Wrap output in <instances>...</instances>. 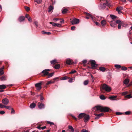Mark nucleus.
<instances>
[{"label": "nucleus", "instance_id": "f257e3e1", "mask_svg": "<svg viewBox=\"0 0 132 132\" xmlns=\"http://www.w3.org/2000/svg\"><path fill=\"white\" fill-rule=\"evenodd\" d=\"M93 111L98 112L100 111L102 112H108L109 111H112V110L107 107H103L100 106H95L93 109Z\"/></svg>", "mask_w": 132, "mask_h": 132}, {"label": "nucleus", "instance_id": "f03ea898", "mask_svg": "<svg viewBox=\"0 0 132 132\" xmlns=\"http://www.w3.org/2000/svg\"><path fill=\"white\" fill-rule=\"evenodd\" d=\"M111 88L105 84H103L102 86L101 90L102 92L104 93L105 91L107 92H109L111 91Z\"/></svg>", "mask_w": 132, "mask_h": 132}, {"label": "nucleus", "instance_id": "7ed1b4c3", "mask_svg": "<svg viewBox=\"0 0 132 132\" xmlns=\"http://www.w3.org/2000/svg\"><path fill=\"white\" fill-rule=\"evenodd\" d=\"M89 62L91 64L92 69H95L98 66L97 64H96V62L94 60H90L89 61Z\"/></svg>", "mask_w": 132, "mask_h": 132}, {"label": "nucleus", "instance_id": "20e7f679", "mask_svg": "<svg viewBox=\"0 0 132 132\" xmlns=\"http://www.w3.org/2000/svg\"><path fill=\"white\" fill-rule=\"evenodd\" d=\"M106 3H103V4L102 5L101 7L104 9L106 6H111V5L110 2V0H106Z\"/></svg>", "mask_w": 132, "mask_h": 132}, {"label": "nucleus", "instance_id": "39448f33", "mask_svg": "<svg viewBox=\"0 0 132 132\" xmlns=\"http://www.w3.org/2000/svg\"><path fill=\"white\" fill-rule=\"evenodd\" d=\"M85 14L86 16L85 18L86 19H88L90 18H91L93 21H94L95 18L93 17L92 15L87 12H85Z\"/></svg>", "mask_w": 132, "mask_h": 132}, {"label": "nucleus", "instance_id": "423d86ee", "mask_svg": "<svg viewBox=\"0 0 132 132\" xmlns=\"http://www.w3.org/2000/svg\"><path fill=\"white\" fill-rule=\"evenodd\" d=\"M43 83V82L41 81L40 82L36 84H35V86L37 90H39L42 88L41 85Z\"/></svg>", "mask_w": 132, "mask_h": 132}, {"label": "nucleus", "instance_id": "0eeeda50", "mask_svg": "<svg viewBox=\"0 0 132 132\" xmlns=\"http://www.w3.org/2000/svg\"><path fill=\"white\" fill-rule=\"evenodd\" d=\"M79 22V19L76 18H74L71 21L72 24L73 25L75 24H77Z\"/></svg>", "mask_w": 132, "mask_h": 132}, {"label": "nucleus", "instance_id": "6e6552de", "mask_svg": "<svg viewBox=\"0 0 132 132\" xmlns=\"http://www.w3.org/2000/svg\"><path fill=\"white\" fill-rule=\"evenodd\" d=\"M49 73V72L45 70H43L40 73V74L42 75V74H43L42 75V76H45L47 75H48V74Z\"/></svg>", "mask_w": 132, "mask_h": 132}, {"label": "nucleus", "instance_id": "1a4fd4ad", "mask_svg": "<svg viewBox=\"0 0 132 132\" xmlns=\"http://www.w3.org/2000/svg\"><path fill=\"white\" fill-rule=\"evenodd\" d=\"M2 102L5 105H7L9 104V101L8 99L7 98H5L2 100Z\"/></svg>", "mask_w": 132, "mask_h": 132}, {"label": "nucleus", "instance_id": "9d476101", "mask_svg": "<svg viewBox=\"0 0 132 132\" xmlns=\"http://www.w3.org/2000/svg\"><path fill=\"white\" fill-rule=\"evenodd\" d=\"M38 107L39 109H41L45 108V105L44 104L40 102L38 103Z\"/></svg>", "mask_w": 132, "mask_h": 132}, {"label": "nucleus", "instance_id": "9b49d317", "mask_svg": "<svg viewBox=\"0 0 132 132\" xmlns=\"http://www.w3.org/2000/svg\"><path fill=\"white\" fill-rule=\"evenodd\" d=\"M89 116L88 115H87L85 114L84 117V122H86L88 121L89 119Z\"/></svg>", "mask_w": 132, "mask_h": 132}, {"label": "nucleus", "instance_id": "f8f14e48", "mask_svg": "<svg viewBox=\"0 0 132 132\" xmlns=\"http://www.w3.org/2000/svg\"><path fill=\"white\" fill-rule=\"evenodd\" d=\"M94 114L95 116H96L95 118V119L96 120L98 119L101 117L103 116L104 115L103 113H101L98 114Z\"/></svg>", "mask_w": 132, "mask_h": 132}, {"label": "nucleus", "instance_id": "ddd939ff", "mask_svg": "<svg viewBox=\"0 0 132 132\" xmlns=\"http://www.w3.org/2000/svg\"><path fill=\"white\" fill-rule=\"evenodd\" d=\"M73 60L70 59H67L66 61V64L69 65H71L73 63Z\"/></svg>", "mask_w": 132, "mask_h": 132}, {"label": "nucleus", "instance_id": "4468645a", "mask_svg": "<svg viewBox=\"0 0 132 132\" xmlns=\"http://www.w3.org/2000/svg\"><path fill=\"white\" fill-rule=\"evenodd\" d=\"M25 18L23 16H21L19 17L18 18V20L19 22H21L24 21V20Z\"/></svg>", "mask_w": 132, "mask_h": 132}, {"label": "nucleus", "instance_id": "2eb2a0df", "mask_svg": "<svg viewBox=\"0 0 132 132\" xmlns=\"http://www.w3.org/2000/svg\"><path fill=\"white\" fill-rule=\"evenodd\" d=\"M85 115V113H82L79 114L78 116L79 119H80L83 118H84Z\"/></svg>", "mask_w": 132, "mask_h": 132}, {"label": "nucleus", "instance_id": "dca6fc26", "mask_svg": "<svg viewBox=\"0 0 132 132\" xmlns=\"http://www.w3.org/2000/svg\"><path fill=\"white\" fill-rule=\"evenodd\" d=\"M25 17L27 18L28 20L30 21V22H31L32 21V19L30 17L29 15L28 14H26L25 15Z\"/></svg>", "mask_w": 132, "mask_h": 132}, {"label": "nucleus", "instance_id": "f3484780", "mask_svg": "<svg viewBox=\"0 0 132 132\" xmlns=\"http://www.w3.org/2000/svg\"><path fill=\"white\" fill-rule=\"evenodd\" d=\"M7 80V78L5 76H2L0 77V80L2 81L6 80Z\"/></svg>", "mask_w": 132, "mask_h": 132}, {"label": "nucleus", "instance_id": "a211bd4d", "mask_svg": "<svg viewBox=\"0 0 132 132\" xmlns=\"http://www.w3.org/2000/svg\"><path fill=\"white\" fill-rule=\"evenodd\" d=\"M68 10L65 8H64L62 10V13L63 14H65L67 13Z\"/></svg>", "mask_w": 132, "mask_h": 132}, {"label": "nucleus", "instance_id": "6ab92c4d", "mask_svg": "<svg viewBox=\"0 0 132 132\" xmlns=\"http://www.w3.org/2000/svg\"><path fill=\"white\" fill-rule=\"evenodd\" d=\"M99 70L101 71L104 72L105 71L106 69L105 68L103 67H100L99 68Z\"/></svg>", "mask_w": 132, "mask_h": 132}, {"label": "nucleus", "instance_id": "aec40b11", "mask_svg": "<svg viewBox=\"0 0 132 132\" xmlns=\"http://www.w3.org/2000/svg\"><path fill=\"white\" fill-rule=\"evenodd\" d=\"M54 82H55V81H53L52 80H51L50 81H47L46 84V85H47L53 83Z\"/></svg>", "mask_w": 132, "mask_h": 132}, {"label": "nucleus", "instance_id": "412c9836", "mask_svg": "<svg viewBox=\"0 0 132 132\" xmlns=\"http://www.w3.org/2000/svg\"><path fill=\"white\" fill-rule=\"evenodd\" d=\"M3 67L0 68V76L2 75L4 73V72H3Z\"/></svg>", "mask_w": 132, "mask_h": 132}, {"label": "nucleus", "instance_id": "4be33fe9", "mask_svg": "<svg viewBox=\"0 0 132 132\" xmlns=\"http://www.w3.org/2000/svg\"><path fill=\"white\" fill-rule=\"evenodd\" d=\"M36 106V104L34 103H31L30 105V108L33 109L35 108Z\"/></svg>", "mask_w": 132, "mask_h": 132}, {"label": "nucleus", "instance_id": "5701e85b", "mask_svg": "<svg viewBox=\"0 0 132 132\" xmlns=\"http://www.w3.org/2000/svg\"><path fill=\"white\" fill-rule=\"evenodd\" d=\"M5 85H0V89H5L6 87V86Z\"/></svg>", "mask_w": 132, "mask_h": 132}, {"label": "nucleus", "instance_id": "b1692460", "mask_svg": "<svg viewBox=\"0 0 132 132\" xmlns=\"http://www.w3.org/2000/svg\"><path fill=\"white\" fill-rule=\"evenodd\" d=\"M102 25V26H104L106 24V22L105 20H102L101 22Z\"/></svg>", "mask_w": 132, "mask_h": 132}, {"label": "nucleus", "instance_id": "393cba45", "mask_svg": "<svg viewBox=\"0 0 132 132\" xmlns=\"http://www.w3.org/2000/svg\"><path fill=\"white\" fill-rule=\"evenodd\" d=\"M42 33L43 34H47L48 35H49L51 34V33L50 32H45L44 31H42Z\"/></svg>", "mask_w": 132, "mask_h": 132}, {"label": "nucleus", "instance_id": "a878e982", "mask_svg": "<svg viewBox=\"0 0 132 132\" xmlns=\"http://www.w3.org/2000/svg\"><path fill=\"white\" fill-rule=\"evenodd\" d=\"M36 128L39 129H42V130H43L46 128V126H45L43 127H40V126H39L37 127Z\"/></svg>", "mask_w": 132, "mask_h": 132}, {"label": "nucleus", "instance_id": "bb28decb", "mask_svg": "<svg viewBox=\"0 0 132 132\" xmlns=\"http://www.w3.org/2000/svg\"><path fill=\"white\" fill-rule=\"evenodd\" d=\"M69 129H70L72 132H74V129L73 127L71 126H69L68 127Z\"/></svg>", "mask_w": 132, "mask_h": 132}, {"label": "nucleus", "instance_id": "cd10ccee", "mask_svg": "<svg viewBox=\"0 0 132 132\" xmlns=\"http://www.w3.org/2000/svg\"><path fill=\"white\" fill-rule=\"evenodd\" d=\"M54 72L51 73L49 74H48L47 75L48 76H47V78H49L50 77H52V76H53L54 75Z\"/></svg>", "mask_w": 132, "mask_h": 132}, {"label": "nucleus", "instance_id": "c85d7f7f", "mask_svg": "<svg viewBox=\"0 0 132 132\" xmlns=\"http://www.w3.org/2000/svg\"><path fill=\"white\" fill-rule=\"evenodd\" d=\"M60 65L59 64H57L55 65L54 66V68L56 69H58L60 68Z\"/></svg>", "mask_w": 132, "mask_h": 132}, {"label": "nucleus", "instance_id": "c756f323", "mask_svg": "<svg viewBox=\"0 0 132 132\" xmlns=\"http://www.w3.org/2000/svg\"><path fill=\"white\" fill-rule=\"evenodd\" d=\"M123 9V7L121 6L117 7L116 9V11H121Z\"/></svg>", "mask_w": 132, "mask_h": 132}, {"label": "nucleus", "instance_id": "7c9ffc66", "mask_svg": "<svg viewBox=\"0 0 132 132\" xmlns=\"http://www.w3.org/2000/svg\"><path fill=\"white\" fill-rule=\"evenodd\" d=\"M56 60H54L51 61L50 62L51 64H54L57 63Z\"/></svg>", "mask_w": 132, "mask_h": 132}, {"label": "nucleus", "instance_id": "2f4dec72", "mask_svg": "<svg viewBox=\"0 0 132 132\" xmlns=\"http://www.w3.org/2000/svg\"><path fill=\"white\" fill-rule=\"evenodd\" d=\"M53 9V6H52L51 5L48 8V12H50L51 10Z\"/></svg>", "mask_w": 132, "mask_h": 132}, {"label": "nucleus", "instance_id": "473e14b6", "mask_svg": "<svg viewBox=\"0 0 132 132\" xmlns=\"http://www.w3.org/2000/svg\"><path fill=\"white\" fill-rule=\"evenodd\" d=\"M42 94H43L42 93L40 94V100L41 102H42V101H43L44 99V97L42 96Z\"/></svg>", "mask_w": 132, "mask_h": 132}, {"label": "nucleus", "instance_id": "72a5a7b5", "mask_svg": "<svg viewBox=\"0 0 132 132\" xmlns=\"http://www.w3.org/2000/svg\"><path fill=\"white\" fill-rule=\"evenodd\" d=\"M129 80L126 79L125 80L124 83L125 84H127L129 82Z\"/></svg>", "mask_w": 132, "mask_h": 132}, {"label": "nucleus", "instance_id": "f704fd0d", "mask_svg": "<svg viewBox=\"0 0 132 132\" xmlns=\"http://www.w3.org/2000/svg\"><path fill=\"white\" fill-rule=\"evenodd\" d=\"M110 17L113 19H114L117 18V16L113 15H110Z\"/></svg>", "mask_w": 132, "mask_h": 132}, {"label": "nucleus", "instance_id": "c9c22d12", "mask_svg": "<svg viewBox=\"0 0 132 132\" xmlns=\"http://www.w3.org/2000/svg\"><path fill=\"white\" fill-rule=\"evenodd\" d=\"M68 77L67 76H65L64 77H62L61 78V80H65L68 79Z\"/></svg>", "mask_w": 132, "mask_h": 132}, {"label": "nucleus", "instance_id": "e433bc0d", "mask_svg": "<svg viewBox=\"0 0 132 132\" xmlns=\"http://www.w3.org/2000/svg\"><path fill=\"white\" fill-rule=\"evenodd\" d=\"M97 17V16H96ZM103 18L102 17H100V16H97V18H96L97 19V20L98 21H100V20H101Z\"/></svg>", "mask_w": 132, "mask_h": 132}, {"label": "nucleus", "instance_id": "4c0bfd02", "mask_svg": "<svg viewBox=\"0 0 132 132\" xmlns=\"http://www.w3.org/2000/svg\"><path fill=\"white\" fill-rule=\"evenodd\" d=\"M131 97H132V96L130 94L127 95L125 96V98H130Z\"/></svg>", "mask_w": 132, "mask_h": 132}, {"label": "nucleus", "instance_id": "58836bf2", "mask_svg": "<svg viewBox=\"0 0 132 132\" xmlns=\"http://www.w3.org/2000/svg\"><path fill=\"white\" fill-rule=\"evenodd\" d=\"M100 98L102 100H104L106 99V98L105 96L103 95H101L100 96Z\"/></svg>", "mask_w": 132, "mask_h": 132}, {"label": "nucleus", "instance_id": "ea45409f", "mask_svg": "<svg viewBox=\"0 0 132 132\" xmlns=\"http://www.w3.org/2000/svg\"><path fill=\"white\" fill-rule=\"evenodd\" d=\"M116 97L114 96H111L109 97V98L111 100H114Z\"/></svg>", "mask_w": 132, "mask_h": 132}, {"label": "nucleus", "instance_id": "a19ab883", "mask_svg": "<svg viewBox=\"0 0 132 132\" xmlns=\"http://www.w3.org/2000/svg\"><path fill=\"white\" fill-rule=\"evenodd\" d=\"M24 8L26 11H29L30 9V8L29 7L27 6H25L24 7Z\"/></svg>", "mask_w": 132, "mask_h": 132}, {"label": "nucleus", "instance_id": "79ce46f5", "mask_svg": "<svg viewBox=\"0 0 132 132\" xmlns=\"http://www.w3.org/2000/svg\"><path fill=\"white\" fill-rule=\"evenodd\" d=\"M61 20V19L59 18H54L53 19V20L55 22H56L57 21L59 20Z\"/></svg>", "mask_w": 132, "mask_h": 132}, {"label": "nucleus", "instance_id": "37998d69", "mask_svg": "<svg viewBox=\"0 0 132 132\" xmlns=\"http://www.w3.org/2000/svg\"><path fill=\"white\" fill-rule=\"evenodd\" d=\"M89 81L88 80H87L84 81V84L85 85H87Z\"/></svg>", "mask_w": 132, "mask_h": 132}, {"label": "nucleus", "instance_id": "c03bdc74", "mask_svg": "<svg viewBox=\"0 0 132 132\" xmlns=\"http://www.w3.org/2000/svg\"><path fill=\"white\" fill-rule=\"evenodd\" d=\"M50 23L52 24V25L54 27H55V26L56 25V23H55L53 22H50Z\"/></svg>", "mask_w": 132, "mask_h": 132}, {"label": "nucleus", "instance_id": "a18cd8bd", "mask_svg": "<svg viewBox=\"0 0 132 132\" xmlns=\"http://www.w3.org/2000/svg\"><path fill=\"white\" fill-rule=\"evenodd\" d=\"M131 113V112L129 111H127L125 112V114L126 115H129Z\"/></svg>", "mask_w": 132, "mask_h": 132}, {"label": "nucleus", "instance_id": "49530a36", "mask_svg": "<svg viewBox=\"0 0 132 132\" xmlns=\"http://www.w3.org/2000/svg\"><path fill=\"white\" fill-rule=\"evenodd\" d=\"M115 67L117 68H120L121 67V66L120 65L118 64H116L115 65Z\"/></svg>", "mask_w": 132, "mask_h": 132}, {"label": "nucleus", "instance_id": "de8ad7c7", "mask_svg": "<svg viewBox=\"0 0 132 132\" xmlns=\"http://www.w3.org/2000/svg\"><path fill=\"white\" fill-rule=\"evenodd\" d=\"M59 77H57L56 78H55L53 79V81H55V82L56 81H57L59 80Z\"/></svg>", "mask_w": 132, "mask_h": 132}, {"label": "nucleus", "instance_id": "09e8293b", "mask_svg": "<svg viewBox=\"0 0 132 132\" xmlns=\"http://www.w3.org/2000/svg\"><path fill=\"white\" fill-rule=\"evenodd\" d=\"M35 1L37 3H40L42 2V0H35Z\"/></svg>", "mask_w": 132, "mask_h": 132}, {"label": "nucleus", "instance_id": "8fccbe9b", "mask_svg": "<svg viewBox=\"0 0 132 132\" xmlns=\"http://www.w3.org/2000/svg\"><path fill=\"white\" fill-rule=\"evenodd\" d=\"M47 123L50 124V126L52 125H54V123L53 122L49 121H47Z\"/></svg>", "mask_w": 132, "mask_h": 132}, {"label": "nucleus", "instance_id": "3c124183", "mask_svg": "<svg viewBox=\"0 0 132 132\" xmlns=\"http://www.w3.org/2000/svg\"><path fill=\"white\" fill-rule=\"evenodd\" d=\"M5 108L7 109H9V110H10L11 109V108H12L10 106H6Z\"/></svg>", "mask_w": 132, "mask_h": 132}, {"label": "nucleus", "instance_id": "603ef678", "mask_svg": "<svg viewBox=\"0 0 132 132\" xmlns=\"http://www.w3.org/2000/svg\"><path fill=\"white\" fill-rule=\"evenodd\" d=\"M122 21L120 20H117L116 21V23L118 24H120Z\"/></svg>", "mask_w": 132, "mask_h": 132}, {"label": "nucleus", "instance_id": "864d4df0", "mask_svg": "<svg viewBox=\"0 0 132 132\" xmlns=\"http://www.w3.org/2000/svg\"><path fill=\"white\" fill-rule=\"evenodd\" d=\"M11 109L12 110V111L11 112V113L13 114H14L15 113V110L13 109V108H12Z\"/></svg>", "mask_w": 132, "mask_h": 132}, {"label": "nucleus", "instance_id": "5fc2aeb1", "mask_svg": "<svg viewBox=\"0 0 132 132\" xmlns=\"http://www.w3.org/2000/svg\"><path fill=\"white\" fill-rule=\"evenodd\" d=\"M123 114V113H122L119 112H117L116 113V114L117 115H121L122 114Z\"/></svg>", "mask_w": 132, "mask_h": 132}, {"label": "nucleus", "instance_id": "6e6d98bb", "mask_svg": "<svg viewBox=\"0 0 132 132\" xmlns=\"http://www.w3.org/2000/svg\"><path fill=\"white\" fill-rule=\"evenodd\" d=\"M121 68V69L123 70H126L127 69V68L125 67H122Z\"/></svg>", "mask_w": 132, "mask_h": 132}, {"label": "nucleus", "instance_id": "4d7b16f0", "mask_svg": "<svg viewBox=\"0 0 132 132\" xmlns=\"http://www.w3.org/2000/svg\"><path fill=\"white\" fill-rule=\"evenodd\" d=\"M128 92L127 91L125 92H123L122 93V94L123 95H127V94H128Z\"/></svg>", "mask_w": 132, "mask_h": 132}, {"label": "nucleus", "instance_id": "13d9d810", "mask_svg": "<svg viewBox=\"0 0 132 132\" xmlns=\"http://www.w3.org/2000/svg\"><path fill=\"white\" fill-rule=\"evenodd\" d=\"M76 71L75 70H72L69 73V74L73 73L76 72Z\"/></svg>", "mask_w": 132, "mask_h": 132}, {"label": "nucleus", "instance_id": "bf43d9fd", "mask_svg": "<svg viewBox=\"0 0 132 132\" xmlns=\"http://www.w3.org/2000/svg\"><path fill=\"white\" fill-rule=\"evenodd\" d=\"M61 26V24H60L58 23H56V25L55 26H57V27H60Z\"/></svg>", "mask_w": 132, "mask_h": 132}, {"label": "nucleus", "instance_id": "052dcab7", "mask_svg": "<svg viewBox=\"0 0 132 132\" xmlns=\"http://www.w3.org/2000/svg\"><path fill=\"white\" fill-rule=\"evenodd\" d=\"M6 105H2L1 104H0V107H1V108H3L4 107L5 108V107Z\"/></svg>", "mask_w": 132, "mask_h": 132}, {"label": "nucleus", "instance_id": "680f3d73", "mask_svg": "<svg viewBox=\"0 0 132 132\" xmlns=\"http://www.w3.org/2000/svg\"><path fill=\"white\" fill-rule=\"evenodd\" d=\"M71 116L72 117L73 119H74L76 121L77 120V119L76 117H75L73 115H71Z\"/></svg>", "mask_w": 132, "mask_h": 132}, {"label": "nucleus", "instance_id": "e2e57ef3", "mask_svg": "<svg viewBox=\"0 0 132 132\" xmlns=\"http://www.w3.org/2000/svg\"><path fill=\"white\" fill-rule=\"evenodd\" d=\"M116 24H114L113 23H112L111 24V27H115Z\"/></svg>", "mask_w": 132, "mask_h": 132}, {"label": "nucleus", "instance_id": "0e129e2a", "mask_svg": "<svg viewBox=\"0 0 132 132\" xmlns=\"http://www.w3.org/2000/svg\"><path fill=\"white\" fill-rule=\"evenodd\" d=\"M81 132H88V130H86L85 129H83L81 130Z\"/></svg>", "mask_w": 132, "mask_h": 132}, {"label": "nucleus", "instance_id": "69168bd1", "mask_svg": "<svg viewBox=\"0 0 132 132\" xmlns=\"http://www.w3.org/2000/svg\"><path fill=\"white\" fill-rule=\"evenodd\" d=\"M34 23L36 27H37L38 26V25L37 24L38 22L37 21H35L34 22Z\"/></svg>", "mask_w": 132, "mask_h": 132}, {"label": "nucleus", "instance_id": "338daca9", "mask_svg": "<svg viewBox=\"0 0 132 132\" xmlns=\"http://www.w3.org/2000/svg\"><path fill=\"white\" fill-rule=\"evenodd\" d=\"M75 28H76V27L75 26H72L71 27V29L72 30H73L75 29Z\"/></svg>", "mask_w": 132, "mask_h": 132}, {"label": "nucleus", "instance_id": "774afa93", "mask_svg": "<svg viewBox=\"0 0 132 132\" xmlns=\"http://www.w3.org/2000/svg\"><path fill=\"white\" fill-rule=\"evenodd\" d=\"M120 24L121 25V26H122L123 27L125 25V24L122 21Z\"/></svg>", "mask_w": 132, "mask_h": 132}]
</instances>
